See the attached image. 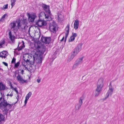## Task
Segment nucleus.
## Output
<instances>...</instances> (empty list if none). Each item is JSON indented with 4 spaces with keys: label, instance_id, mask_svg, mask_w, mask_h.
Masks as SVG:
<instances>
[{
    "label": "nucleus",
    "instance_id": "f704fd0d",
    "mask_svg": "<svg viewBox=\"0 0 124 124\" xmlns=\"http://www.w3.org/2000/svg\"><path fill=\"white\" fill-rule=\"evenodd\" d=\"M8 8V4L4 5L3 7V9H6Z\"/></svg>",
    "mask_w": 124,
    "mask_h": 124
},
{
    "label": "nucleus",
    "instance_id": "c03bdc74",
    "mask_svg": "<svg viewBox=\"0 0 124 124\" xmlns=\"http://www.w3.org/2000/svg\"><path fill=\"white\" fill-rule=\"evenodd\" d=\"M109 96V95H108L106 93V96L105 97V99H106Z\"/></svg>",
    "mask_w": 124,
    "mask_h": 124
},
{
    "label": "nucleus",
    "instance_id": "f3484780",
    "mask_svg": "<svg viewBox=\"0 0 124 124\" xmlns=\"http://www.w3.org/2000/svg\"><path fill=\"white\" fill-rule=\"evenodd\" d=\"M9 35L10 39L12 42H13L14 41L15 37L14 36L12 35L11 32L10 31L9 32Z\"/></svg>",
    "mask_w": 124,
    "mask_h": 124
},
{
    "label": "nucleus",
    "instance_id": "cd10ccee",
    "mask_svg": "<svg viewBox=\"0 0 124 124\" xmlns=\"http://www.w3.org/2000/svg\"><path fill=\"white\" fill-rule=\"evenodd\" d=\"M19 45H18V47H17V48L15 49V50H17L18 51H20L25 46H22L21 47H19Z\"/></svg>",
    "mask_w": 124,
    "mask_h": 124
},
{
    "label": "nucleus",
    "instance_id": "864d4df0",
    "mask_svg": "<svg viewBox=\"0 0 124 124\" xmlns=\"http://www.w3.org/2000/svg\"><path fill=\"white\" fill-rule=\"evenodd\" d=\"M2 47V46L0 44V48Z\"/></svg>",
    "mask_w": 124,
    "mask_h": 124
},
{
    "label": "nucleus",
    "instance_id": "4c0bfd02",
    "mask_svg": "<svg viewBox=\"0 0 124 124\" xmlns=\"http://www.w3.org/2000/svg\"><path fill=\"white\" fill-rule=\"evenodd\" d=\"M23 28L22 27V29L23 30H25L26 29V28H27V26L26 25H23Z\"/></svg>",
    "mask_w": 124,
    "mask_h": 124
},
{
    "label": "nucleus",
    "instance_id": "f03ea898",
    "mask_svg": "<svg viewBox=\"0 0 124 124\" xmlns=\"http://www.w3.org/2000/svg\"><path fill=\"white\" fill-rule=\"evenodd\" d=\"M82 44L80 43L78 44L77 46L74 50L73 51L72 53V54L70 59H68V61H69L73 59L81 50L82 49Z\"/></svg>",
    "mask_w": 124,
    "mask_h": 124
},
{
    "label": "nucleus",
    "instance_id": "1a4fd4ad",
    "mask_svg": "<svg viewBox=\"0 0 124 124\" xmlns=\"http://www.w3.org/2000/svg\"><path fill=\"white\" fill-rule=\"evenodd\" d=\"M43 9L46 11L47 14L51 15V14L49 9V6L45 4H43L42 6Z\"/></svg>",
    "mask_w": 124,
    "mask_h": 124
},
{
    "label": "nucleus",
    "instance_id": "a19ab883",
    "mask_svg": "<svg viewBox=\"0 0 124 124\" xmlns=\"http://www.w3.org/2000/svg\"><path fill=\"white\" fill-rule=\"evenodd\" d=\"M2 63L4 64L5 66H8V64L6 62H2Z\"/></svg>",
    "mask_w": 124,
    "mask_h": 124
},
{
    "label": "nucleus",
    "instance_id": "f257e3e1",
    "mask_svg": "<svg viewBox=\"0 0 124 124\" xmlns=\"http://www.w3.org/2000/svg\"><path fill=\"white\" fill-rule=\"evenodd\" d=\"M104 79L102 78L99 79L97 84V87L95 90V97L98 96L100 94L103 86Z\"/></svg>",
    "mask_w": 124,
    "mask_h": 124
},
{
    "label": "nucleus",
    "instance_id": "de8ad7c7",
    "mask_svg": "<svg viewBox=\"0 0 124 124\" xmlns=\"http://www.w3.org/2000/svg\"><path fill=\"white\" fill-rule=\"evenodd\" d=\"M64 36L63 37L62 39L60 40V41L61 42L63 41L64 40Z\"/></svg>",
    "mask_w": 124,
    "mask_h": 124
},
{
    "label": "nucleus",
    "instance_id": "3c124183",
    "mask_svg": "<svg viewBox=\"0 0 124 124\" xmlns=\"http://www.w3.org/2000/svg\"><path fill=\"white\" fill-rule=\"evenodd\" d=\"M24 72V71L23 70H22L21 72V73L22 74H23V72Z\"/></svg>",
    "mask_w": 124,
    "mask_h": 124
},
{
    "label": "nucleus",
    "instance_id": "c85d7f7f",
    "mask_svg": "<svg viewBox=\"0 0 124 124\" xmlns=\"http://www.w3.org/2000/svg\"><path fill=\"white\" fill-rule=\"evenodd\" d=\"M46 49L45 48H43L41 49L39 51L41 52L42 54H44V52L46 51Z\"/></svg>",
    "mask_w": 124,
    "mask_h": 124
},
{
    "label": "nucleus",
    "instance_id": "2eb2a0df",
    "mask_svg": "<svg viewBox=\"0 0 124 124\" xmlns=\"http://www.w3.org/2000/svg\"><path fill=\"white\" fill-rule=\"evenodd\" d=\"M26 58H25L23 57L24 61H23L22 62L23 65L25 67H26L27 64L29 63V59H27L26 60Z\"/></svg>",
    "mask_w": 124,
    "mask_h": 124
},
{
    "label": "nucleus",
    "instance_id": "8fccbe9b",
    "mask_svg": "<svg viewBox=\"0 0 124 124\" xmlns=\"http://www.w3.org/2000/svg\"><path fill=\"white\" fill-rule=\"evenodd\" d=\"M3 99L2 95L1 97L0 98V100L1 101L2 100H3Z\"/></svg>",
    "mask_w": 124,
    "mask_h": 124
},
{
    "label": "nucleus",
    "instance_id": "2f4dec72",
    "mask_svg": "<svg viewBox=\"0 0 124 124\" xmlns=\"http://www.w3.org/2000/svg\"><path fill=\"white\" fill-rule=\"evenodd\" d=\"M75 39V38L72 36H71L69 39V42H71L73 41Z\"/></svg>",
    "mask_w": 124,
    "mask_h": 124
},
{
    "label": "nucleus",
    "instance_id": "0eeeda50",
    "mask_svg": "<svg viewBox=\"0 0 124 124\" xmlns=\"http://www.w3.org/2000/svg\"><path fill=\"white\" fill-rule=\"evenodd\" d=\"M41 41L46 44H49L51 41V38L50 37H42L41 39Z\"/></svg>",
    "mask_w": 124,
    "mask_h": 124
},
{
    "label": "nucleus",
    "instance_id": "412c9836",
    "mask_svg": "<svg viewBox=\"0 0 124 124\" xmlns=\"http://www.w3.org/2000/svg\"><path fill=\"white\" fill-rule=\"evenodd\" d=\"M27 57L28 58V59L29 58V63H30V66H31V65H32L34 64V62H33L32 61H30V59L31 58H32V56H30L29 55H27Z\"/></svg>",
    "mask_w": 124,
    "mask_h": 124
},
{
    "label": "nucleus",
    "instance_id": "49530a36",
    "mask_svg": "<svg viewBox=\"0 0 124 124\" xmlns=\"http://www.w3.org/2000/svg\"><path fill=\"white\" fill-rule=\"evenodd\" d=\"M5 43V41H3L1 43H0V44L2 45H2L4 44Z\"/></svg>",
    "mask_w": 124,
    "mask_h": 124
},
{
    "label": "nucleus",
    "instance_id": "4468645a",
    "mask_svg": "<svg viewBox=\"0 0 124 124\" xmlns=\"http://www.w3.org/2000/svg\"><path fill=\"white\" fill-rule=\"evenodd\" d=\"M8 53L5 51H3L0 53V57L5 58L8 55Z\"/></svg>",
    "mask_w": 124,
    "mask_h": 124
},
{
    "label": "nucleus",
    "instance_id": "a211bd4d",
    "mask_svg": "<svg viewBox=\"0 0 124 124\" xmlns=\"http://www.w3.org/2000/svg\"><path fill=\"white\" fill-rule=\"evenodd\" d=\"M42 57H40L39 58L37 59L36 61L39 65H40L42 63Z\"/></svg>",
    "mask_w": 124,
    "mask_h": 124
},
{
    "label": "nucleus",
    "instance_id": "5fc2aeb1",
    "mask_svg": "<svg viewBox=\"0 0 124 124\" xmlns=\"http://www.w3.org/2000/svg\"><path fill=\"white\" fill-rule=\"evenodd\" d=\"M106 99H105V98H104V99H103V100H105Z\"/></svg>",
    "mask_w": 124,
    "mask_h": 124
},
{
    "label": "nucleus",
    "instance_id": "6e6552de",
    "mask_svg": "<svg viewBox=\"0 0 124 124\" xmlns=\"http://www.w3.org/2000/svg\"><path fill=\"white\" fill-rule=\"evenodd\" d=\"M28 21L30 22H33L36 17L35 14L34 13L30 14L28 13Z\"/></svg>",
    "mask_w": 124,
    "mask_h": 124
},
{
    "label": "nucleus",
    "instance_id": "a18cd8bd",
    "mask_svg": "<svg viewBox=\"0 0 124 124\" xmlns=\"http://www.w3.org/2000/svg\"><path fill=\"white\" fill-rule=\"evenodd\" d=\"M40 81H41V80L40 79H38L37 80V81L38 83H39L40 82Z\"/></svg>",
    "mask_w": 124,
    "mask_h": 124
},
{
    "label": "nucleus",
    "instance_id": "5701e85b",
    "mask_svg": "<svg viewBox=\"0 0 124 124\" xmlns=\"http://www.w3.org/2000/svg\"><path fill=\"white\" fill-rule=\"evenodd\" d=\"M7 15L6 14H4L2 16L1 19L0 20V22H3L4 20V18Z\"/></svg>",
    "mask_w": 124,
    "mask_h": 124
},
{
    "label": "nucleus",
    "instance_id": "a878e982",
    "mask_svg": "<svg viewBox=\"0 0 124 124\" xmlns=\"http://www.w3.org/2000/svg\"><path fill=\"white\" fill-rule=\"evenodd\" d=\"M17 79L18 81L22 82V80H23V79L21 77L20 75L18 74V76L17 77Z\"/></svg>",
    "mask_w": 124,
    "mask_h": 124
},
{
    "label": "nucleus",
    "instance_id": "dca6fc26",
    "mask_svg": "<svg viewBox=\"0 0 124 124\" xmlns=\"http://www.w3.org/2000/svg\"><path fill=\"white\" fill-rule=\"evenodd\" d=\"M79 21L78 20H76L74 23V28L75 30L77 29L78 27Z\"/></svg>",
    "mask_w": 124,
    "mask_h": 124
},
{
    "label": "nucleus",
    "instance_id": "aec40b11",
    "mask_svg": "<svg viewBox=\"0 0 124 124\" xmlns=\"http://www.w3.org/2000/svg\"><path fill=\"white\" fill-rule=\"evenodd\" d=\"M10 108H4L2 110V111L3 112V114L4 115H7L8 113V111L9 110V109Z\"/></svg>",
    "mask_w": 124,
    "mask_h": 124
},
{
    "label": "nucleus",
    "instance_id": "ea45409f",
    "mask_svg": "<svg viewBox=\"0 0 124 124\" xmlns=\"http://www.w3.org/2000/svg\"><path fill=\"white\" fill-rule=\"evenodd\" d=\"M28 99L25 98V100L24 101V103H25V105H24V106H25L26 105V104L27 103V101Z\"/></svg>",
    "mask_w": 124,
    "mask_h": 124
},
{
    "label": "nucleus",
    "instance_id": "e433bc0d",
    "mask_svg": "<svg viewBox=\"0 0 124 124\" xmlns=\"http://www.w3.org/2000/svg\"><path fill=\"white\" fill-rule=\"evenodd\" d=\"M50 29H52L54 31H55L56 28L55 27L51 26L50 27Z\"/></svg>",
    "mask_w": 124,
    "mask_h": 124
},
{
    "label": "nucleus",
    "instance_id": "b1692460",
    "mask_svg": "<svg viewBox=\"0 0 124 124\" xmlns=\"http://www.w3.org/2000/svg\"><path fill=\"white\" fill-rule=\"evenodd\" d=\"M31 92H29V93L25 97V98L28 99L31 96Z\"/></svg>",
    "mask_w": 124,
    "mask_h": 124
},
{
    "label": "nucleus",
    "instance_id": "4be33fe9",
    "mask_svg": "<svg viewBox=\"0 0 124 124\" xmlns=\"http://www.w3.org/2000/svg\"><path fill=\"white\" fill-rule=\"evenodd\" d=\"M16 23H17V25L16 26L17 27V28H18V30L19 27L22 26V25L21 23V21L20 20H18L16 22Z\"/></svg>",
    "mask_w": 124,
    "mask_h": 124
},
{
    "label": "nucleus",
    "instance_id": "393cba45",
    "mask_svg": "<svg viewBox=\"0 0 124 124\" xmlns=\"http://www.w3.org/2000/svg\"><path fill=\"white\" fill-rule=\"evenodd\" d=\"M5 118L4 116L3 115L0 113V120L4 121Z\"/></svg>",
    "mask_w": 124,
    "mask_h": 124
},
{
    "label": "nucleus",
    "instance_id": "c9c22d12",
    "mask_svg": "<svg viewBox=\"0 0 124 124\" xmlns=\"http://www.w3.org/2000/svg\"><path fill=\"white\" fill-rule=\"evenodd\" d=\"M77 36V34L76 33H74L73 32L72 33V36L73 37H76Z\"/></svg>",
    "mask_w": 124,
    "mask_h": 124
},
{
    "label": "nucleus",
    "instance_id": "ddd939ff",
    "mask_svg": "<svg viewBox=\"0 0 124 124\" xmlns=\"http://www.w3.org/2000/svg\"><path fill=\"white\" fill-rule=\"evenodd\" d=\"M70 25L69 24H67V26L66 27L65 30L66 31L65 33V38L64 39V41L66 42L67 38L68 37Z\"/></svg>",
    "mask_w": 124,
    "mask_h": 124
},
{
    "label": "nucleus",
    "instance_id": "7ed1b4c3",
    "mask_svg": "<svg viewBox=\"0 0 124 124\" xmlns=\"http://www.w3.org/2000/svg\"><path fill=\"white\" fill-rule=\"evenodd\" d=\"M12 105L8 103L7 101L3 98V100L1 101L0 103V108L2 110L5 108H11Z\"/></svg>",
    "mask_w": 124,
    "mask_h": 124
},
{
    "label": "nucleus",
    "instance_id": "6ab92c4d",
    "mask_svg": "<svg viewBox=\"0 0 124 124\" xmlns=\"http://www.w3.org/2000/svg\"><path fill=\"white\" fill-rule=\"evenodd\" d=\"M6 88V86L1 82H0V91L4 90Z\"/></svg>",
    "mask_w": 124,
    "mask_h": 124
},
{
    "label": "nucleus",
    "instance_id": "58836bf2",
    "mask_svg": "<svg viewBox=\"0 0 124 124\" xmlns=\"http://www.w3.org/2000/svg\"><path fill=\"white\" fill-rule=\"evenodd\" d=\"M13 90H14L16 93L17 94L18 93V92L16 87L15 88H14L13 89Z\"/></svg>",
    "mask_w": 124,
    "mask_h": 124
},
{
    "label": "nucleus",
    "instance_id": "473e14b6",
    "mask_svg": "<svg viewBox=\"0 0 124 124\" xmlns=\"http://www.w3.org/2000/svg\"><path fill=\"white\" fill-rule=\"evenodd\" d=\"M14 67L15 68H17L18 67L20 64V62H17L16 63H15Z\"/></svg>",
    "mask_w": 124,
    "mask_h": 124
},
{
    "label": "nucleus",
    "instance_id": "423d86ee",
    "mask_svg": "<svg viewBox=\"0 0 124 124\" xmlns=\"http://www.w3.org/2000/svg\"><path fill=\"white\" fill-rule=\"evenodd\" d=\"M83 58V57H82L81 58H78L77 60L73 66L72 69L74 70L76 68L78 65L82 64Z\"/></svg>",
    "mask_w": 124,
    "mask_h": 124
},
{
    "label": "nucleus",
    "instance_id": "37998d69",
    "mask_svg": "<svg viewBox=\"0 0 124 124\" xmlns=\"http://www.w3.org/2000/svg\"><path fill=\"white\" fill-rule=\"evenodd\" d=\"M22 83H27V81L26 80H24L23 79V80H22Z\"/></svg>",
    "mask_w": 124,
    "mask_h": 124
},
{
    "label": "nucleus",
    "instance_id": "09e8293b",
    "mask_svg": "<svg viewBox=\"0 0 124 124\" xmlns=\"http://www.w3.org/2000/svg\"><path fill=\"white\" fill-rule=\"evenodd\" d=\"M10 86L11 87V88H12V89H13L14 88L13 87L12 85L11 84H10Z\"/></svg>",
    "mask_w": 124,
    "mask_h": 124
},
{
    "label": "nucleus",
    "instance_id": "7c9ffc66",
    "mask_svg": "<svg viewBox=\"0 0 124 124\" xmlns=\"http://www.w3.org/2000/svg\"><path fill=\"white\" fill-rule=\"evenodd\" d=\"M30 67L31 68H32V69H33V70H35L37 68L36 66L34 64L33 65H32L30 66Z\"/></svg>",
    "mask_w": 124,
    "mask_h": 124
},
{
    "label": "nucleus",
    "instance_id": "f8f14e48",
    "mask_svg": "<svg viewBox=\"0 0 124 124\" xmlns=\"http://www.w3.org/2000/svg\"><path fill=\"white\" fill-rule=\"evenodd\" d=\"M109 89L107 93V94L109 95H111L113 92L114 88L112 87V86L111 85V83H110L109 86Z\"/></svg>",
    "mask_w": 124,
    "mask_h": 124
},
{
    "label": "nucleus",
    "instance_id": "20e7f679",
    "mask_svg": "<svg viewBox=\"0 0 124 124\" xmlns=\"http://www.w3.org/2000/svg\"><path fill=\"white\" fill-rule=\"evenodd\" d=\"M85 94H83L79 99L78 103L75 106V108L76 110H78L80 108L83 103V100L85 99Z\"/></svg>",
    "mask_w": 124,
    "mask_h": 124
},
{
    "label": "nucleus",
    "instance_id": "79ce46f5",
    "mask_svg": "<svg viewBox=\"0 0 124 124\" xmlns=\"http://www.w3.org/2000/svg\"><path fill=\"white\" fill-rule=\"evenodd\" d=\"M7 96H9L11 97H12L13 96V94L12 93H11L10 94H8L7 95Z\"/></svg>",
    "mask_w": 124,
    "mask_h": 124
},
{
    "label": "nucleus",
    "instance_id": "72a5a7b5",
    "mask_svg": "<svg viewBox=\"0 0 124 124\" xmlns=\"http://www.w3.org/2000/svg\"><path fill=\"white\" fill-rule=\"evenodd\" d=\"M16 59L15 58H13L12 61V63L15 64L16 63Z\"/></svg>",
    "mask_w": 124,
    "mask_h": 124
},
{
    "label": "nucleus",
    "instance_id": "603ef678",
    "mask_svg": "<svg viewBox=\"0 0 124 124\" xmlns=\"http://www.w3.org/2000/svg\"><path fill=\"white\" fill-rule=\"evenodd\" d=\"M1 121L0 120V124H2V121Z\"/></svg>",
    "mask_w": 124,
    "mask_h": 124
},
{
    "label": "nucleus",
    "instance_id": "bb28decb",
    "mask_svg": "<svg viewBox=\"0 0 124 124\" xmlns=\"http://www.w3.org/2000/svg\"><path fill=\"white\" fill-rule=\"evenodd\" d=\"M16 0H11V5L12 8L15 4V2Z\"/></svg>",
    "mask_w": 124,
    "mask_h": 124
},
{
    "label": "nucleus",
    "instance_id": "c756f323",
    "mask_svg": "<svg viewBox=\"0 0 124 124\" xmlns=\"http://www.w3.org/2000/svg\"><path fill=\"white\" fill-rule=\"evenodd\" d=\"M22 24L23 25H27V20L26 19H23L22 20Z\"/></svg>",
    "mask_w": 124,
    "mask_h": 124
},
{
    "label": "nucleus",
    "instance_id": "39448f33",
    "mask_svg": "<svg viewBox=\"0 0 124 124\" xmlns=\"http://www.w3.org/2000/svg\"><path fill=\"white\" fill-rule=\"evenodd\" d=\"M46 23L44 20V19H39L36 22V25L39 27H41L42 26H45L46 25Z\"/></svg>",
    "mask_w": 124,
    "mask_h": 124
},
{
    "label": "nucleus",
    "instance_id": "9b49d317",
    "mask_svg": "<svg viewBox=\"0 0 124 124\" xmlns=\"http://www.w3.org/2000/svg\"><path fill=\"white\" fill-rule=\"evenodd\" d=\"M50 15L47 14L46 13L44 12H40L39 15V19H44L43 17H45L46 18H48Z\"/></svg>",
    "mask_w": 124,
    "mask_h": 124
},
{
    "label": "nucleus",
    "instance_id": "9d476101",
    "mask_svg": "<svg viewBox=\"0 0 124 124\" xmlns=\"http://www.w3.org/2000/svg\"><path fill=\"white\" fill-rule=\"evenodd\" d=\"M10 29L11 31H13L14 32H16L18 30V28L16 26V23L15 22L11 23L10 24Z\"/></svg>",
    "mask_w": 124,
    "mask_h": 124
},
{
    "label": "nucleus",
    "instance_id": "6e6d98bb",
    "mask_svg": "<svg viewBox=\"0 0 124 124\" xmlns=\"http://www.w3.org/2000/svg\"><path fill=\"white\" fill-rule=\"evenodd\" d=\"M23 43H24V42H23ZM23 43V44H24V43Z\"/></svg>",
    "mask_w": 124,
    "mask_h": 124
}]
</instances>
